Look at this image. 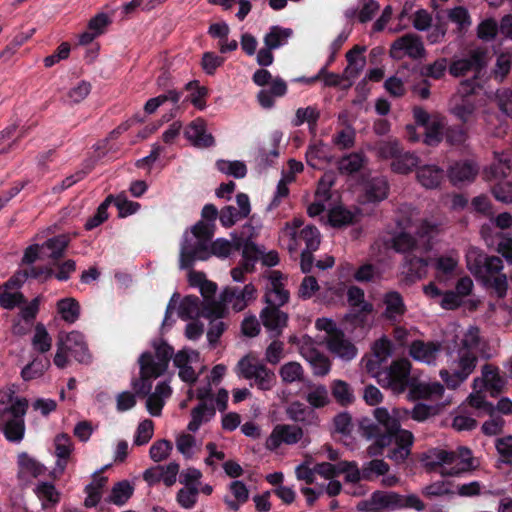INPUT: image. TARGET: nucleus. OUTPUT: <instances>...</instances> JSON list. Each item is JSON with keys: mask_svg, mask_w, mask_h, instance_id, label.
Instances as JSON below:
<instances>
[{"mask_svg": "<svg viewBox=\"0 0 512 512\" xmlns=\"http://www.w3.org/2000/svg\"><path fill=\"white\" fill-rule=\"evenodd\" d=\"M230 495L224 497V502L231 511H238L249 498V491L246 485L238 480L232 481L229 485Z\"/></svg>", "mask_w": 512, "mask_h": 512, "instance_id": "f704fd0d", "label": "nucleus"}, {"mask_svg": "<svg viewBox=\"0 0 512 512\" xmlns=\"http://www.w3.org/2000/svg\"><path fill=\"white\" fill-rule=\"evenodd\" d=\"M18 464L21 469L33 477H38L45 472V467L36 459L30 457L27 453H21L18 456Z\"/></svg>", "mask_w": 512, "mask_h": 512, "instance_id": "69168bd1", "label": "nucleus"}, {"mask_svg": "<svg viewBox=\"0 0 512 512\" xmlns=\"http://www.w3.org/2000/svg\"><path fill=\"white\" fill-rule=\"evenodd\" d=\"M133 487L128 481H121L114 485L110 494V502L117 506L124 505L132 496Z\"/></svg>", "mask_w": 512, "mask_h": 512, "instance_id": "bf43d9fd", "label": "nucleus"}, {"mask_svg": "<svg viewBox=\"0 0 512 512\" xmlns=\"http://www.w3.org/2000/svg\"><path fill=\"white\" fill-rule=\"evenodd\" d=\"M256 289L249 283L242 289L226 288L222 292L223 311L226 305H231L235 311H242L250 301L255 299Z\"/></svg>", "mask_w": 512, "mask_h": 512, "instance_id": "4be33fe9", "label": "nucleus"}, {"mask_svg": "<svg viewBox=\"0 0 512 512\" xmlns=\"http://www.w3.org/2000/svg\"><path fill=\"white\" fill-rule=\"evenodd\" d=\"M347 299L352 307L362 313H370L373 310V305L365 301L364 291L357 286H351L348 289Z\"/></svg>", "mask_w": 512, "mask_h": 512, "instance_id": "13d9d810", "label": "nucleus"}, {"mask_svg": "<svg viewBox=\"0 0 512 512\" xmlns=\"http://www.w3.org/2000/svg\"><path fill=\"white\" fill-rule=\"evenodd\" d=\"M405 264L408 266V274L411 278L421 279L427 273L428 261L422 257L406 256Z\"/></svg>", "mask_w": 512, "mask_h": 512, "instance_id": "774afa93", "label": "nucleus"}, {"mask_svg": "<svg viewBox=\"0 0 512 512\" xmlns=\"http://www.w3.org/2000/svg\"><path fill=\"white\" fill-rule=\"evenodd\" d=\"M512 166L511 158L505 153H495V161L484 170V178L488 181L507 177Z\"/></svg>", "mask_w": 512, "mask_h": 512, "instance_id": "473e14b6", "label": "nucleus"}, {"mask_svg": "<svg viewBox=\"0 0 512 512\" xmlns=\"http://www.w3.org/2000/svg\"><path fill=\"white\" fill-rule=\"evenodd\" d=\"M291 36V29L272 26L263 38L264 47L257 53V63L264 67L270 66L274 61L272 51L286 45Z\"/></svg>", "mask_w": 512, "mask_h": 512, "instance_id": "ddd939ff", "label": "nucleus"}, {"mask_svg": "<svg viewBox=\"0 0 512 512\" xmlns=\"http://www.w3.org/2000/svg\"><path fill=\"white\" fill-rule=\"evenodd\" d=\"M235 372L263 391L271 390L276 382L275 373L253 353H248L238 361Z\"/></svg>", "mask_w": 512, "mask_h": 512, "instance_id": "6e6552de", "label": "nucleus"}, {"mask_svg": "<svg viewBox=\"0 0 512 512\" xmlns=\"http://www.w3.org/2000/svg\"><path fill=\"white\" fill-rule=\"evenodd\" d=\"M303 437L300 427L289 424H279L274 427L266 440L265 446L268 450H276L282 444H296Z\"/></svg>", "mask_w": 512, "mask_h": 512, "instance_id": "a211bd4d", "label": "nucleus"}, {"mask_svg": "<svg viewBox=\"0 0 512 512\" xmlns=\"http://www.w3.org/2000/svg\"><path fill=\"white\" fill-rule=\"evenodd\" d=\"M58 343L78 362L84 363L89 360L87 346L81 333L72 331L61 334Z\"/></svg>", "mask_w": 512, "mask_h": 512, "instance_id": "5701e85b", "label": "nucleus"}, {"mask_svg": "<svg viewBox=\"0 0 512 512\" xmlns=\"http://www.w3.org/2000/svg\"><path fill=\"white\" fill-rule=\"evenodd\" d=\"M416 176L423 187L435 189L444 179V171L436 165H424L419 167Z\"/></svg>", "mask_w": 512, "mask_h": 512, "instance_id": "72a5a7b5", "label": "nucleus"}, {"mask_svg": "<svg viewBox=\"0 0 512 512\" xmlns=\"http://www.w3.org/2000/svg\"><path fill=\"white\" fill-rule=\"evenodd\" d=\"M478 171L479 167L473 161H461L449 168L448 177L454 185H459L473 181Z\"/></svg>", "mask_w": 512, "mask_h": 512, "instance_id": "cd10ccee", "label": "nucleus"}, {"mask_svg": "<svg viewBox=\"0 0 512 512\" xmlns=\"http://www.w3.org/2000/svg\"><path fill=\"white\" fill-rule=\"evenodd\" d=\"M265 294L264 299L267 305L283 306L290 297L286 289L287 278L277 270H272L264 276Z\"/></svg>", "mask_w": 512, "mask_h": 512, "instance_id": "4468645a", "label": "nucleus"}, {"mask_svg": "<svg viewBox=\"0 0 512 512\" xmlns=\"http://www.w3.org/2000/svg\"><path fill=\"white\" fill-rule=\"evenodd\" d=\"M152 349L143 352L138 359L140 383L135 384L134 388L143 395L150 392L151 381L165 373L174 352L173 348L163 340L153 341Z\"/></svg>", "mask_w": 512, "mask_h": 512, "instance_id": "7ed1b4c3", "label": "nucleus"}, {"mask_svg": "<svg viewBox=\"0 0 512 512\" xmlns=\"http://www.w3.org/2000/svg\"><path fill=\"white\" fill-rule=\"evenodd\" d=\"M69 242V236L63 234L50 238L41 245L42 254H46L47 257L57 260L63 256Z\"/></svg>", "mask_w": 512, "mask_h": 512, "instance_id": "58836bf2", "label": "nucleus"}, {"mask_svg": "<svg viewBox=\"0 0 512 512\" xmlns=\"http://www.w3.org/2000/svg\"><path fill=\"white\" fill-rule=\"evenodd\" d=\"M389 55L395 60H402L405 57L417 60L426 56V49L420 36L407 33L392 42Z\"/></svg>", "mask_w": 512, "mask_h": 512, "instance_id": "f8f14e48", "label": "nucleus"}, {"mask_svg": "<svg viewBox=\"0 0 512 512\" xmlns=\"http://www.w3.org/2000/svg\"><path fill=\"white\" fill-rule=\"evenodd\" d=\"M371 503L377 509L394 511L405 508L404 497L393 491L376 490L371 494Z\"/></svg>", "mask_w": 512, "mask_h": 512, "instance_id": "c85d7f7f", "label": "nucleus"}, {"mask_svg": "<svg viewBox=\"0 0 512 512\" xmlns=\"http://www.w3.org/2000/svg\"><path fill=\"white\" fill-rule=\"evenodd\" d=\"M300 354L311 365L314 375L325 376L331 368L329 359L320 353L308 337H303Z\"/></svg>", "mask_w": 512, "mask_h": 512, "instance_id": "6ab92c4d", "label": "nucleus"}, {"mask_svg": "<svg viewBox=\"0 0 512 512\" xmlns=\"http://www.w3.org/2000/svg\"><path fill=\"white\" fill-rule=\"evenodd\" d=\"M179 316L186 319H194L199 316L212 317L213 315H207V310L203 302L201 303L199 298L195 296H186L179 305L178 310Z\"/></svg>", "mask_w": 512, "mask_h": 512, "instance_id": "c9c22d12", "label": "nucleus"}, {"mask_svg": "<svg viewBox=\"0 0 512 512\" xmlns=\"http://www.w3.org/2000/svg\"><path fill=\"white\" fill-rule=\"evenodd\" d=\"M21 280L17 277H12L5 285V290L0 292V305L4 309H13L24 302V297L19 292H10L9 288L19 285Z\"/></svg>", "mask_w": 512, "mask_h": 512, "instance_id": "a18cd8bd", "label": "nucleus"}, {"mask_svg": "<svg viewBox=\"0 0 512 512\" xmlns=\"http://www.w3.org/2000/svg\"><path fill=\"white\" fill-rule=\"evenodd\" d=\"M31 344L33 350L38 353H46L52 347V337L48 333L45 326L41 323H38L35 326L34 335L31 340Z\"/></svg>", "mask_w": 512, "mask_h": 512, "instance_id": "8fccbe9b", "label": "nucleus"}, {"mask_svg": "<svg viewBox=\"0 0 512 512\" xmlns=\"http://www.w3.org/2000/svg\"><path fill=\"white\" fill-rule=\"evenodd\" d=\"M449 112L464 125H471L476 119L475 103L459 94L450 99Z\"/></svg>", "mask_w": 512, "mask_h": 512, "instance_id": "b1692460", "label": "nucleus"}, {"mask_svg": "<svg viewBox=\"0 0 512 512\" xmlns=\"http://www.w3.org/2000/svg\"><path fill=\"white\" fill-rule=\"evenodd\" d=\"M389 185L385 177L372 178L366 184V197L368 201L379 202L384 200L388 195Z\"/></svg>", "mask_w": 512, "mask_h": 512, "instance_id": "a19ab883", "label": "nucleus"}, {"mask_svg": "<svg viewBox=\"0 0 512 512\" xmlns=\"http://www.w3.org/2000/svg\"><path fill=\"white\" fill-rule=\"evenodd\" d=\"M419 163V158L410 152H400L391 163V169L399 174H408Z\"/></svg>", "mask_w": 512, "mask_h": 512, "instance_id": "09e8293b", "label": "nucleus"}, {"mask_svg": "<svg viewBox=\"0 0 512 512\" xmlns=\"http://www.w3.org/2000/svg\"><path fill=\"white\" fill-rule=\"evenodd\" d=\"M459 264V254L456 251H450L447 254L440 255L434 259L433 266L436 270V278L440 282L451 279Z\"/></svg>", "mask_w": 512, "mask_h": 512, "instance_id": "bb28decb", "label": "nucleus"}, {"mask_svg": "<svg viewBox=\"0 0 512 512\" xmlns=\"http://www.w3.org/2000/svg\"><path fill=\"white\" fill-rule=\"evenodd\" d=\"M374 417L385 429V433H377L376 427L371 429L369 438H375V441L367 449L370 456L381 454L383 448L392 444L393 437L404 430L400 428V424L409 417V411L401 408L388 410L385 407H378L374 410Z\"/></svg>", "mask_w": 512, "mask_h": 512, "instance_id": "423d86ee", "label": "nucleus"}, {"mask_svg": "<svg viewBox=\"0 0 512 512\" xmlns=\"http://www.w3.org/2000/svg\"><path fill=\"white\" fill-rule=\"evenodd\" d=\"M280 307L267 305L260 313L263 326L273 336H278L287 324V314L280 311Z\"/></svg>", "mask_w": 512, "mask_h": 512, "instance_id": "a878e982", "label": "nucleus"}, {"mask_svg": "<svg viewBox=\"0 0 512 512\" xmlns=\"http://www.w3.org/2000/svg\"><path fill=\"white\" fill-rule=\"evenodd\" d=\"M216 166L222 173L235 178H243L247 173V167L242 161L219 160Z\"/></svg>", "mask_w": 512, "mask_h": 512, "instance_id": "680f3d73", "label": "nucleus"}, {"mask_svg": "<svg viewBox=\"0 0 512 512\" xmlns=\"http://www.w3.org/2000/svg\"><path fill=\"white\" fill-rule=\"evenodd\" d=\"M319 118L320 110L316 105L300 107L295 111V115L291 119V125L293 127H299L307 123L309 130L315 132Z\"/></svg>", "mask_w": 512, "mask_h": 512, "instance_id": "e433bc0d", "label": "nucleus"}, {"mask_svg": "<svg viewBox=\"0 0 512 512\" xmlns=\"http://www.w3.org/2000/svg\"><path fill=\"white\" fill-rule=\"evenodd\" d=\"M444 128V119L434 115L430 124L423 127L424 143L429 146L437 145L442 140V130Z\"/></svg>", "mask_w": 512, "mask_h": 512, "instance_id": "de8ad7c7", "label": "nucleus"}, {"mask_svg": "<svg viewBox=\"0 0 512 512\" xmlns=\"http://www.w3.org/2000/svg\"><path fill=\"white\" fill-rule=\"evenodd\" d=\"M199 361V352L187 348L178 351L173 357V363L178 368L179 378L190 385L198 379L199 373L195 372L193 365Z\"/></svg>", "mask_w": 512, "mask_h": 512, "instance_id": "dca6fc26", "label": "nucleus"}, {"mask_svg": "<svg viewBox=\"0 0 512 512\" xmlns=\"http://www.w3.org/2000/svg\"><path fill=\"white\" fill-rule=\"evenodd\" d=\"M365 50V47L355 46L346 53L348 65L345 68L344 73L348 77H355L363 70L366 60L362 54Z\"/></svg>", "mask_w": 512, "mask_h": 512, "instance_id": "ea45409f", "label": "nucleus"}, {"mask_svg": "<svg viewBox=\"0 0 512 512\" xmlns=\"http://www.w3.org/2000/svg\"><path fill=\"white\" fill-rule=\"evenodd\" d=\"M479 343V329L470 326L459 343L447 352V367L439 371V376L449 389H457L474 372L478 362Z\"/></svg>", "mask_w": 512, "mask_h": 512, "instance_id": "f257e3e1", "label": "nucleus"}, {"mask_svg": "<svg viewBox=\"0 0 512 512\" xmlns=\"http://www.w3.org/2000/svg\"><path fill=\"white\" fill-rule=\"evenodd\" d=\"M328 220L333 227H343L353 222L354 214L342 206H336L330 210Z\"/></svg>", "mask_w": 512, "mask_h": 512, "instance_id": "e2e57ef3", "label": "nucleus"}, {"mask_svg": "<svg viewBox=\"0 0 512 512\" xmlns=\"http://www.w3.org/2000/svg\"><path fill=\"white\" fill-rule=\"evenodd\" d=\"M305 398L313 408H322L329 403V393L324 385H311Z\"/></svg>", "mask_w": 512, "mask_h": 512, "instance_id": "4d7b16f0", "label": "nucleus"}, {"mask_svg": "<svg viewBox=\"0 0 512 512\" xmlns=\"http://www.w3.org/2000/svg\"><path fill=\"white\" fill-rule=\"evenodd\" d=\"M413 434L408 430L398 432L397 436L393 437L395 447L388 453V458L396 463L404 462L410 455L411 446L413 444Z\"/></svg>", "mask_w": 512, "mask_h": 512, "instance_id": "c756f323", "label": "nucleus"}, {"mask_svg": "<svg viewBox=\"0 0 512 512\" xmlns=\"http://www.w3.org/2000/svg\"><path fill=\"white\" fill-rule=\"evenodd\" d=\"M487 64V52L482 48H472L466 54L455 56L449 65V73L454 77L472 73L477 76Z\"/></svg>", "mask_w": 512, "mask_h": 512, "instance_id": "9b49d317", "label": "nucleus"}, {"mask_svg": "<svg viewBox=\"0 0 512 512\" xmlns=\"http://www.w3.org/2000/svg\"><path fill=\"white\" fill-rule=\"evenodd\" d=\"M423 462L431 470L438 469L443 476H460L475 468L472 452L467 447L450 451L433 448L426 452Z\"/></svg>", "mask_w": 512, "mask_h": 512, "instance_id": "20e7f679", "label": "nucleus"}, {"mask_svg": "<svg viewBox=\"0 0 512 512\" xmlns=\"http://www.w3.org/2000/svg\"><path fill=\"white\" fill-rule=\"evenodd\" d=\"M5 398L10 402V406L0 410V430L7 440L20 442L25 432L23 417L28 407V401L25 398H13L11 392L0 393L1 403H5Z\"/></svg>", "mask_w": 512, "mask_h": 512, "instance_id": "0eeeda50", "label": "nucleus"}, {"mask_svg": "<svg viewBox=\"0 0 512 512\" xmlns=\"http://www.w3.org/2000/svg\"><path fill=\"white\" fill-rule=\"evenodd\" d=\"M199 487L183 486L176 493L177 504L186 510L193 509L198 501Z\"/></svg>", "mask_w": 512, "mask_h": 512, "instance_id": "5fc2aeb1", "label": "nucleus"}, {"mask_svg": "<svg viewBox=\"0 0 512 512\" xmlns=\"http://www.w3.org/2000/svg\"><path fill=\"white\" fill-rule=\"evenodd\" d=\"M467 268L486 288L492 289L499 298L507 294V276L502 272L503 261L498 256H489L476 247L466 252Z\"/></svg>", "mask_w": 512, "mask_h": 512, "instance_id": "f03ea898", "label": "nucleus"}, {"mask_svg": "<svg viewBox=\"0 0 512 512\" xmlns=\"http://www.w3.org/2000/svg\"><path fill=\"white\" fill-rule=\"evenodd\" d=\"M411 363L407 359L395 360L391 365L377 374L378 383L394 393H402L409 383Z\"/></svg>", "mask_w": 512, "mask_h": 512, "instance_id": "9d476101", "label": "nucleus"}, {"mask_svg": "<svg viewBox=\"0 0 512 512\" xmlns=\"http://www.w3.org/2000/svg\"><path fill=\"white\" fill-rule=\"evenodd\" d=\"M412 216L407 220H398V225L404 231L394 236L391 240V247L399 253H412L414 251L426 252L430 249L428 241H417L411 236L410 232L406 231L412 226Z\"/></svg>", "mask_w": 512, "mask_h": 512, "instance_id": "2eb2a0df", "label": "nucleus"}, {"mask_svg": "<svg viewBox=\"0 0 512 512\" xmlns=\"http://www.w3.org/2000/svg\"><path fill=\"white\" fill-rule=\"evenodd\" d=\"M364 163V157L360 153H351L339 161V170L342 173L352 174L359 171Z\"/></svg>", "mask_w": 512, "mask_h": 512, "instance_id": "338daca9", "label": "nucleus"}, {"mask_svg": "<svg viewBox=\"0 0 512 512\" xmlns=\"http://www.w3.org/2000/svg\"><path fill=\"white\" fill-rule=\"evenodd\" d=\"M179 468V464L176 462H170L167 465L153 466L144 471L143 479L149 486L163 482L165 486L171 487L177 481Z\"/></svg>", "mask_w": 512, "mask_h": 512, "instance_id": "aec40b11", "label": "nucleus"}, {"mask_svg": "<svg viewBox=\"0 0 512 512\" xmlns=\"http://www.w3.org/2000/svg\"><path fill=\"white\" fill-rule=\"evenodd\" d=\"M213 230L210 224L199 221L183 235L180 249L179 266L189 269L195 261H204L210 257V242Z\"/></svg>", "mask_w": 512, "mask_h": 512, "instance_id": "39448f33", "label": "nucleus"}, {"mask_svg": "<svg viewBox=\"0 0 512 512\" xmlns=\"http://www.w3.org/2000/svg\"><path fill=\"white\" fill-rule=\"evenodd\" d=\"M57 309L62 319L68 323H74L79 318L80 306L74 298L59 300Z\"/></svg>", "mask_w": 512, "mask_h": 512, "instance_id": "864d4df0", "label": "nucleus"}, {"mask_svg": "<svg viewBox=\"0 0 512 512\" xmlns=\"http://www.w3.org/2000/svg\"><path fill=\"white\" fill-rule=\"evenodd\" d=\"M506 384L505 379L500 375L499 368L485 364L481 369V376L474 378L472 382L473 389L488 390L492 397L500 394Z\"/></svg>", "mask_w": 512, "mask_h": 512, "instance_id": "f3484780", "label": "nucleus"}, {"mask_svg": "<svg viewBox=\"0 0 512 512\" xmlns=\"http://www.w3.org/2000/svg\"><path fill=\"white\" fill-rule=\"evenodd\" d=\"M185 137L198 148H208L214 145V137L207 132L206 122L202 118L192 121L184 131Z\"/></svg>", "mask_w": 512, "mask_h": 512, "instance_id": "393cba45", "label": "nucleus"}, {"mask_svg": "<svg viewBox=\"0 0 512 512\" xmlns=\"http://www.w3.org/2000/svg\"><path fill=\"white\" fill-rule=\"evenodd\" d=\"M390 466L382 459H373L362 466V480L373 481L389 472Z\"/></svg>", "mask_w": 512, "mask_h": 512, "instance_id": "3c124183", "label": "nucleus"}, {"mask_svg": "<svg viewBox=\"0 0 512 512\" xmlns=\"http://www.w3.org/2000/svg\"><path fill=\"white\" fill-rule=\"evenodd\" d=\"M43 509L55 506L60 500V493L55 486L48 482H40L34 489Z\"/></svg>", "mask_w": 512, "mask_h": 512, "instance_id": "79ce46f5", "label": "nucleus"}, {"mask_svg": "<svg viewBox=\"0 0 512 512\" xmlns=\"http://www.w3.org/2000/svg\"><path fill=\"white\" fill-rule=\"evenodd\" d=\"M325 341L329 351L345 361L353 359L357 354L356 347L345 338L343 332L331 338H325Z\"/></svg>", "mask_w": 512, "mask_h": 512, "instance_id": "7c9ffc66", "label": "nucleus"}, {"mask_svg": "<svg viewBox=\"0 0 512 512\" xmlns=\"http://www.w3.org/2000/svg\"><path fill=\"white\" fill-rule=\"evenodd\" d=\"M279 376L285 384L300 382L303 380L304 370L300 363L290 361L280 367Z\"/></svg>", "mask_w": 512, "mask_h": 512, "instance_id": "603ef678", "label": "nucleus"}, {"mask_svg": "<svg viewBox=\"0 0 512 512\" xmlns=\"http://www.w3.org/2000/svg\"><path fill=\"white\" fill-rule=\"evenodd\" d=\"M302 225V220L295 218L292 222L286 223L285 227L281 230L280 237L291 253L297 252L303 243L305 244L303 250H317L320 245L318 229L309 225L301 228Z\"/></svg>", "mask_w": 512, "mask_h": 512, "instance_id": "1a4fd4ad", "label": "nucleus"}, {"mask_svg": "<svg viewBox=\"0 0 512 512\" xmlns=\"http://www.w3.org/2000/svg\"><path fill=\"white\" fill-rule=\"evenodd\" d=\"M185 89L190 91L189 101L199 110L206 108V97L208 89L200 86L198 81H190L185 85Z\"/></svg>", "mask_w": 512, "mask_h": 512, "instance_id": "6e6d98bb", "label": "nucleus"}, {"mask_svg": "<svg viewBox=\"0 0 512 512\" xmlns=\"http://www.w3.org/2000/svg\"><path fill=\"white\" fill-rule=\"evenodd\" d=\"M442 351V344L435 341H412L409 347V355L417 362L436 365Z\"/></svg>", "mask_w": 512, "mask_h": 512, "instance_id": "412c9836", "label": "nucleus"}, {"mask_svg": "<svg viewBox=\"0 0 512 512\" xmlns=\"http://www.w3.org/2000/svg\"><path fill=\"white\" fill-rule=\"evenodd\" d=\"M385 316L389 319H396L405 312V304L402 296L397 291H390L384 295Z\"/></svg>", "mask_w": 512, "mask_h": 512, "instance_id": "37998d69", "label": "nucleus"}, {"mask_svg": "<svg viewBox=\"0 0 512 512\" xmlns=\"http://www.w3.org/2000/svg\"><path fill=\"white\" fill-rule=\"evenodd\" d=\"M483 391L484 390L473 389V392L467 398V402L471 407L478 410L479 413L492 414L494 411V406L492 403L486 400Z\"/></svg>", "mask_w": 512, "mask_h": 512, "instance_id": "052dcab7", "label": "nucleus"}, {"mask_svg": "<svg viewBox=\"0 0 512 512\" xmlns=\"http://www.w3.org/2000/svg\"><path fill=\"white\" fill-rule=\"evenodd\" d=\"M201 295L203 296V305L207 310V315H215L217 317L223 315V301L222 295L219 299L215 298L217 286L215 283L206 280L200 287Z\"/></svg>", "mask_w": 512, "mask_h": 512, "instance_id": "2f4dec72", "label": "nucleus"}, {"mask_svg": "<svg viewBox=\"0 0 512 512\" xmlns=\"http://www.w3.org/2000/svg\"><path fill=\"white\" fill-rule=\"evenodd\" d=\"M444 386L439 382H421L417 384L413 393L417 398L439 400L444 394Z\"/></svg>", "mask_w": 512, "mask_h": 512, "instance_id": "c03bdc74", "label": "nucleus"}, {"mask_svg": "<svg viewBox=\"0 0 512 512\" xmlns=\"http://www.w3.org/2000/svg\"><path fill=\"white\" fill-rule=\"evenodd\" d=\"M330 159L328 147L322 142L310 144L306 151L307 163L314 168H319L321 162H329Z\"/></svg>", "mask_w": 512, "mask_h": 512, "instance_id": "49530a36", "label": "nucleus"}, {"mask_svg": "<svg viewBox=\"0 0 512 512\" xmlns=\"http://www.w3.org/2000/svg\"><path fill=\"white\" fill-rule=\"evenodd\" d=\"M344 474L345 481L349 483H357L362 480V468L359 469L355 461L338 462V476Z\"/></svg>", "mask_w": 512, "mask_h": 512, "instance_id": "0e129e2a", "label": "nucleus"}, {"mask_svg": "<svg viewBox=\"0 0 512 512\" xmlns=\"http://www.w3.org/2000/svg\"><path fill=\"white\" fill-rule=\"evenodd\" d=\"M215 416V408L206 402H200L191 410V420L187 429L191 432L199 430L201 425L209 422Z\"/></svg>", "mask_w": 512, "mask_h": 512, "instance_id": "4c0bfd02", "label": "nucleus"}]
</instances>
